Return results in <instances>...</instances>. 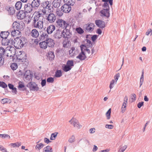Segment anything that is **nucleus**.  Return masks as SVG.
I'll return each instance as SVG.
<instances>
[{
	"instance_id": "680f3d73",
	"label": "nucleus",
	"mask_w": 152,
	"mask_h": 152,
	"mask_svg": "<svg viewBox=\"0 0 152 152\" xmlns=\"http://www.w3.org/2000/svg\"><path fill=\"white\" fill-rule=\"evenodd\" d=\"M24 85L23 83H19L18 86V88L20 90H21V88H24Z\"/></svg>"
},
{
	"instance_id": "6ab92c4d",
	"label": "nucleus",
	"mask_w": 152,
	"mask_h": 152,
	"mask_svg": "<svg viewBox=\"0 0 152 152\" xmlns=\"http://www.w3.org/2000/svg\"><path fill=\"white\" fill-rule=\"evenodd\" d=\"M6 9L8 11L10 15L14 14L15 10L14 7H10L8 6L6 7Z\"/></svg>"
},
{
	"instance_id": "69168bd1",
	"label": "nucleus",
	"mask_w": 152,
	"mask_h": 152,
	"mask_svg": "<svg viewBox=\"0 0 152 152\" xmlns=\"http://www.w3.org/2000/svg\"><path fill=\"white\" fill-rule=\"evenodd\" d=\"M144 104V102H139L137 105V107L139 108H140Z\"/></svg>"
},
{
	"instance_id": "13d9d810",
	"label": "nucleus",
	"mask_w": 152,
	"mask_h": 152,
	"mask_svg": "<svg viewBox=\"0 0 152 152\" xmlns=\"http://www.w3.org/2000/svg\"><path fill=\"white\" fill-rule=\"evenodd\" d=\"M47 81L49 83H53L54 81V78L52 77H49L47 78Z\"/></svg>"
},
{
	"instance_id": "37998d69",
	"label": "nucleus",
	"mask_w": 152,
	"mask_h": 152,
	"mask_svg": "<svg viewBox=\"0 0 152 152\" xmlns=\"http://www.w3.org/2000/svg\"><path fill=\"white\" fill-rule=\"evenodd\" d=\"M17 64L16 63L12 64L10 65V67L13 70H15L18 68Z\"/></svg>"
},
{
	"instance_id": "de8ad7c7",
	"label": "nucleus",
	"mask_w": 152,
	"mask_h": 152,
	"mask_svg": "<svg viewBox=\"0 0 152 152\" xmlns=\"http://www.w3.org/2000/svg\"><path fill=\"white\" fill-rule=\"evenodd\" d=\"M41 16V14L39 12H37L34 14V19L36 20H38L39 19V17Z\"/></svg>"
},
{
	"instance_id": "8fccbe9b",
	"label": "nucleus",
	"mask_w": 152,
	"mask_h": 152,
	"mask_svg": "<svg viewBox=\"0 0 152 152\" xmlns=\"http://www.w3.org/2000/svg\"><path fill=\"white\" fill-rule=\"evenodd\" d=\"M10 145L12 146L13 147H18L21 145V143H19L17 142L15 143H11Z\"/></svg>"
},
{
	"instance_id": "f8f14e48",
	"label": "nucleus",
	"mask_w": 152,
	"mask_h": 152,
	"mask_svg": "<svg viewBox=\"0 0 152 152\" xmlns=\"http://www.w3.org/2000/svg\"><path fill=\"white\" fill-rule=\"evenodd\" d=\"M24 11L27 13H30L31 12L34 7L31 3H27L24 5Z\"/></svg>"
},
{
	"instance_id": "2f4dec72",
	"label": "nucleus",
	"mask_w": 152,
	"mask_h": 152,
	"mask_svg": "<svg viewBox=\"0 0 152 152\" xmlns=\"http://www.w3.org/2000/svg\"><path fill=\"white\" fill-rule=\"evenodd\" d=\"M70 45V42L68 39L65 40L63 42V47L64 48H68Z\"/></svg>"
},
{
	"instance_id": "f257e3e1",
	"label": "nucleus",
	"mask_w": 152,
	"mask_h": 152,
	"mask_svg": "<svg viewBox=\"0 0 152 152\" xmlns=\"http://www.w3.org/2000/svg\"><path fill=\"white\" fill-rule=\"evenodd\" d=\"M14 40H15V44H14V46L16 48L18 49L22 48L27 41L24 37L19 38L18 36L16 37V39H14Z\"/></svg>"
},
{
	"instance_id": "e433bc0d",
	"label": "nucleus",
	"mask_w": 152,
	"mask_h": 152,
	"mask_svg": "<svg viewBox=\"0 0 152 152\" xmlns=\"http://www.w3.org/2000/svg\"><path fill=\"white\" fill-rule=\"evenodd\" d=\"M11 49L10 50V53L11 54V55L10 56V57L13 56L16 54V49L15 48L13 47L12 46Z\"/></svg>"
},
{
	"instance_id": "393cba45",
	"label": "nucleus",
	"mask_w": 152,
	"mask_h": 152,
	"mask_svg": "<svg viewBox=\"0 0 152 152\" xmlns=\"http://www.w3.org/2000/svg\"><path fill=\"white\" fill-rule=\"evenodd\" d=\"M39 45L40 47L43 49H45L48 46V44L46 41H45H45L40 42L39 43Z\"/></svg>"
},
{
	"instance_id": "9d476101",
	"label": "nucleus",
	"mask_w": 152,
	"mask_h": 152,
	"mask_svg": "<svg viewBox=\"0 0 152 152\" xmlns=\"http://www.w3.org/2000/svg\"><path fill=\"white\" fill-rule=\"evenodd\" d=\"M45 28L42 29L40 31V36L39 37V41L45 40L46 39L48 38V35L46 33Z\"/></svg>"
},
{
	"instance_id": "f03ea898",
	"label": "nucleus",
	"mask_w": 152,
	"mask_h": 152,
	"mask_svg": "<svg viewBox=\"0 0 152 152\" xmlns=\"http://www.w3.org/2000/svg\"><path fill=\"white\" fill-rule=\"evenodd\" d=\"M102 7L104 8L107 7V8L103 9L100 11V13L102 15V16L106 17L107 18L109 17V7L108 3L104 2L102 5Z\"/></svg>"
},
{
	"instance_id": "bb28decb",
	"label": "nucleus",
	"mask_w": 152,
	"mask_h": 152,
	"mask_svg": "<svg viewBox=\"0 0 152 152\" xmlns=\"http://www.w3.org/2000/svg\"><path fill=\"white\" fill-rule=\"evenodd\" d=\"M61 0H54L53 2V6L55 8L60 6Z\"/></svg>"
},
{
	"instance_id": "49530a36",
	"label": "nucleus",
	"mask_w": 152,
	"mask_h": 152,
	"mask_svg": "<svg viewBox=\"0 0 152 152\" xmlns=\"http://www.w3.org/2000/svg\"><path fill=\"white\" fill-rule=\"evenodd\" d=\"M16 16L18 19H22L24 18V15H23L21 13H20V11L18 12L17 13Z\"/></svg>"
},
{
	"instance_id": "6e6d98bb",
	"label": "nucleus",
	"mask_w": 152,
	"mask_h": 152,
	"mask_svg": "<svg viewBox=\"0 0 152 152\" xmlns=\"http://www.w3.org/2000/svg\"><path fill=\"white\" fill-rule=\"evenodd\" d=\"M75 48L74 47H72L69 50V54L70 55H73L75 53Z\"/></svg>"
},
{
	"instance_id": "f704fd0d",
	"label": "nucleus",
	"mask_w": 152,
	"mask_h": 152,
	"mask_svg": "<svg viewBox=\"0 0 152 152\" xmlns=\"http://www.w3.org/2000/svg\"><path fill=\"white\" fill-rule=\"evenodd\" d=\"M5 50L2 47H0V56L1 57H4L5 56Z\"/></svg>"
},
{
	"instance_id": "6e6552de",
	"label": "nucleus",
	"mask_w": 152,
	"mask_h": 152,
	"mask_svg": "<svg viewBox=\"0 0 152 152\" xmlns=\"http://www.w3.org/2000/svg\"><path fill=\"white\" fill-rule=\"evenodd\" d=\"M27 86L29 88L30 90L37 91L39 89L37 85L34 82H31L28 83Z\"/></svg>"
},
{
	"instance_id": "0eeeda50",
	"label": "nucleus",
	"mask_w": 152,
	"mask_h": 152,
	"mask_svg": "<svg viewBox=\"0 0 152 152\" xmlns=\"http://www.w3.org/2000/svg\"><path fill=\"white\" fill-rule=\"evenodd\" d=\"M61 34L62 37L64 39H69L70 38L72 35L71 32H70L69 30L66 28H64L62 30Z\"/></svg>"
},
{
	"instance_id": "a878e982",
	"label": "nucleus",
	"mask_w": 152,
	"mask_h": 152,
	"mask_svg": "<svg viewBox=\"0 0 152 152\" xmlns=\"http://www.w3.org/2000/svg\"><path fill=\"white\" fill-rule=\"evenodd\" d=\"M13 29L14 30H12L11 32V36L14 37L18 35L20 33V31L15 29V28H13Z\"/></svg>"
},
{
	"instance_id": "c85d7f7f",
	"label": "nucleus",
	"mask_w": 152,
	"mask_h": 152,
	"mask_svg": "<svg viewBox=\"0 0 152 152\" xmlns=\"http://www.w3.org/2000/svg\"><path fill=\"white\" fill-rule=\"evenodd\" d=\"M72 122L74 127H77L79 129L82 127V126L80 124L78 121L76 119H73Z\"/></svg>"
},
{
	"instance_id": "5701e85b",
	"label": "nucleus",
	"mask_w": 152,
	"mask_h": 152,
	"mask_svg": "<svg viewBox=\"0 0 152 152\" xmlns=\"http://www.w3.org/2000/svg\"><path fill=\"white\" fill-rule=\"evenodd\" d=\"M40 0H34L31 3L32 5L34 8L38 7L40 4Z\"/></svg>"
},
{
	"instance_id": "3c124183",
	"label": "nucleus",
	"mask_w": 152,
	"mask_h": 152,
	"mask_svg": "<svg viewBox=\"0 0 152 152\" xmlns=\"http://www.w3.org/2000/svg\"><path fill=\"white\" fill-rule=\"evenodd\" d=\"M61 10H56V14L57 15H58V16L61 17L63 15V11H61Z\"/></svg>"
},
{
	"instance_id": "a211bd4d",
	"label": "nucleus",
	"mask_w": 152,
	"mask_h": 152,
	"mask_svg": "<svg viewBox=\"0 0 152 152\" xmlns=\"http://www.w3.org/2000/svg\"><path fill=\"white\" fill-rule=\"evenodd\" d=\"M45 41H46L48 44V46L49 47H53L54 46L55 43L54 42V40L51 38L46 39Z\"/></svg>"
},
{
	"instance_id": "2eb2a0df",
	"label": "nucleus",
	"mask_w": 152,
	"mask_h": 152,
	"mask_svg": "<svg viewBox=\"0 0 152 152\" xmlns=\"http://www.w3.org/2000/svg\"><path fill=\"white\" fill-rule=\"evenodd\" d=\"M95 23L99 27L103 28L105 27V23L104 21L100 20H96Z\"/></svg>"
},
{
	"instance_id": "b1692460",
	"label": "nucleus",
	"mask_w": 152,
	"mask_h": 152,
	"mask_svg": "<svg viewBox=\"0 0 152 152\" xmlns=\"http://www.w3.org/2000/svg\"><path fill=\"white\" fill-rule=\"evenodd\" d=\"M31 36L37 38L39 35V33L38 31L36 29H33L31 32Z\"/></svg>"
},
{
	"instance_id": "338daca9",
	"label": "nucleus",
	"mask_w": 152,
	"mask_h": 152,
	"mask_svg": "<svg viewBox=\"0 0 152 152\" xmlns=\"http://www.w3.org/2000/svg\"><path fill=\"white\" fill-rule=\"evenodd\" d=\"M113 126L112 125H109V124H106L105 125V127L107 128H108L110 129H113Z\"/></svg>"
},
{
	"instance_id": "0e129e2a",
	"label": "nucleus",
	"mask_w": 152,
	"mask_h": 152,
	"mask_svg": "<svg viewBox=\"0 0 152 152\" xmlns=\"http://www.w3.org/2000/svg\"><path fill=\"white\" fill-rule=\"evenodd\" d=\"M97 36L96 34L93 35L91 37L92 40L94 42L97 38Z\"/></svg>"
},
{
	"instance_id": "603ef678",
	"label": "nucleus",
	"mask_w": 152,
	"mask_h": 152,
	"mask_svg": "<svg viewBox=\"0 0 152 152\" xmlns=\"http://www.w3.org/2000/svg\"><path fill=\"white\" fill-rule=\"evenodd\" d=\"M9 100V99L7 98H4L2 99L1 101V102L3 104H4L8 102Z\"/></svg>"
},
{
	"instance_id": "4468645a",
	"label": "nucleus",
	"mask_w": 152,
	"mask_h": 152,
	"mask_svg": "<svg viewBox=\"0 0 152 152\" xmlns=\"http://www.w3.org/2000/svg\"><path fill=\"white\" fill-rule=\"evenodd\" d=\"M71 5L67 4H64L61 7V10L65 13L69 12L71 10Z\"/></svg>"
},
{
	"instance_id": "ddd939ff",
	"label": "nucleus",
	"mask_w": 152,
	"mask_h": 152,
	"mask_svg": "<svg viewBox=\"0 0 152 152\" xmlns=\"http://www.w3.org/2000/svg\"><path fill=\"white\" fill-rule=\"evenodd\" d=\"M94 26L95 25L94 23H89L84 25V28L88 31H92L93 30Z\"/></svg>"
},
{
	"instance_id": "412c9836",
	"label": "nucleus",
	"mask_w": 152,
	"mask_h": 152,
	"mask_svg": "<svg viewBox=\"0 0 152 152\" xmlns=\"http://www.w3.org/2000/svg\"><path fill=\"white\" fill-rule=\"evenodd\" d=\"M9 32L8 31H1L0 34V36L2 39L3 38H9Z\"/></svg>"
},
{
	"instance_id": "bf43d9fd",
	"label": "nucleus",
	"mask_w": 152,
	"mask_h": 152,
	"mask_svg": "<svg viewBox=\"0 0 152 152\" xmlns=\"http://www.w3.org/2000/svg\"><path fill=\"white\" fill-rule=\"evenodd\" d=\"M32 75L31 73H30V75H26V74L25 76V78L26 80H29L30 79H31Z\"/></svg>"
},
{
	"instance_id": "09e8293b",
	"label": "nucleus",
	"mask_w": 152,
	"mask_h": 152,
	"mask_svg": "<svg viewBox=\"0 0 152 152\" xmlns=\"http://www.w3.org/2000/svg\"><path fill=\"white\" fill-rule=\"evenodd\" d=\"M126 104V103L124 102L123 104V105L121 108V112L122 113H124L126 110V104Z\"/></svg>"
},
{
	"instance_id": "4be33fe9",
	"label": "nucleus",
	"mask_w": 152,
	"mask_h": 152,
	"mask_svg": "<svg viewBox=\"0 0 152 152\" xmlns=\"http://www.w3.org/2000/svg\"><path fill=\"white\" fill-rule=\"evenodd\" d=\"M43 21L39 20L34 25V26L35 28H38L39 29H42L43 27Z\"/></svg>"
},
{
	"instance_id": "79ce46f5",
	"label": "nucleus",
	"mask_w": 152,
	"mask_h": 152,
	"mask_svg": "<svg viewBox=\"0 0 152 152\" xmlns=\"http://www.w3.org/2000/svg\"><path fill=\"white\" fill-rule=\"evenodd\" d=\"M76 31L78 34H82L84 32L83 30L80 27L76 28Z\"/></svg>"
},
{
	"instance_id": "052dcab7",
	"label": "nucleus",
	"mask_w": 152,
	"mask_h": 152,
	"mask_svg": "<svg viewBox=\"0 0 152 152\" xmlns=\"http://www.w3.org/2000/svg\"><path fill=\"white\" fill-rule=\"evenodd\" d=\"M102 1L106 3H108L109 2L110 5L111 6L113 5V0H102Z\"/></svg>"
},
{
	"instance_id": "1a4fd4ad",
	"label": "nucleus",
	"mask_w": 152,
	"mask_h": 152,
	"mask_svg": "<svg viewBox=\"0 0 152 152\" xmlns=\"http://www.w3.org/2000/svg\"><path fill=\"white\" fill-rule=\"evenodd\" d=\"M51 2L50 1H46L41 3V6L43 8H45L48 10H50V12L52 11L53 7H51Z\"/></svg>"
},
{
	"instance_id": "c9c22d12",
	"label": "nucleus",
	"mask_w": 152,
	"mask_h": 152,
	"mask_svg": "<svg viewBox=\"0 0 152 152\" xmlns=\"http://www.w3.org/2000/svg\"><path fill=\"white\" fill-rule=\"evenodd\" d=\"M8 38H3L2 39L1 43L3 45H8Z\"/></svg>"
},
{
	"instance_id": "cd10ccee",
	"label": "nucleus",
	"mask_w": 152,
	"mask_h": 152,
	"mask_svg": "<svg viewBox=\"0 0 152 152\" xmlns=\"http://www.w3.org/2000/svg\"><path fill=\"white\" fill-rule=\"evenodd\" d=\"M62 69L65 72H67L71 69L72 67L69 66L66 64H63L62 66Z\"/></svg>"
},
{
	"instance_id": "20e7f679",
	"label": "nucleus",
	"mask_w": 152,
	"mask_h": 152,
	"mask_svg": "<svg viewBox=\"0 0 152 152\" xmlns=\"http://www.w3.org/2000/svg\"><path fill=\"white\" fill-rule=\"evenodd\" d=\"M20 54L17 56V59L19 60V61L22 62H27L28 60L27 59L26 55L25 52L20 51Z\"/></svg>"
},
{
	"instance_id": "9b49d317",
	"label": "nucleus",
	"mask_w": 152,
	"mask_h": 152,
	"mask_svg": "<svg viewBox=\"0 0 152 152\" xmlns=\"http://www.w3.org/2000/svg\"><path fill=\"white\" fill-rule=\"evenodd\" d=\"M49 13H50L48 14V15H47V16H46L47 18V19L49 22L53 23L56 20V16L54 14L51 13V12Z\"/></svg>"
},
{
	"instance_id": "774afa93",
	"label": "nucleus",
	"mask_w": 152,
	"mask_h": 152,
	"mask_svg": "<svg viewBox=\"0 0 152 152\" xmlns=\"http://www.w3.org/2000/svg\"><path fill=\"white\" fill-rule=\"evenodd\" d=\"M46 84V80L45 79L42 80L41 82V84L42 87L45 86Z\"/></svg>"
},
{
	"instance_id": "423d86ee",
	"label": "nucleus",
	"mask_w": 152,
	"mask_h": 152,
	"mask_svg": "<svg viewBox=\"0 0 152 152\" xmlns=\"http://www.w3.org/2000/svg\"><path fill=\"white\" fill-rule=\"evenodd\" d=\"M56 25L64 28H67L69 26V24L61 19H58L56 22Z\"/></svg>"
},
{
	"instance_id": "ea45409f",
	"label": "nucleus",
	"mask_w": 152,
	"mask_h": 152,
	"mask_svg": "<svg viewBox=\"0 0 152 152\" xmlns=\"http://www.w3.org/2000/svg\"><path fill=\"white\" fill-rule=\"evenodd\" d=\"M58 134V133L57 132H55L52 133L50 138V140H55L57 137Z\"/></svg>"
},
{
	"instance_id": "58836bf2",
	"label": "nucleus",
	"mask_w": 152,
	"mask_h": 152,
	"mask_svg": "<svg viewBox=\"0 0 152 152\" xmlns=\"http://www.w3.org/2000/svg\"><path fill=\"white\" fill-rule=\"evenodd\" d=\"M66 64L69 66L72 67L74 66V61L73 60H68L66 63Z\"/></svg>"
},
{
	"instance_id": "a18cd8bd",
	"label": "nucleus",
	"mask_w": 152,
	"mask_h": 152,
	"mask_svg": "<svg viewBox=\"0 0 152 152\" xmlns=\"http://www.w3.org/2000/svg\"><path fill=\"white\" fill-rule=\"evenodd\" d=\"M0 87L5 88L7 87V86L4 82L0 81Z\"/></svg>"
},
{
	"instance_id": "dca6fc26",
	"label": "nucleus",
	"mask_w": 152,
	"mask_h": 152,
	"mask_svg": "<svg viewBox=\"0 0 152 152\" xmlns=\"http://www.w3.org/2000/svg\"><path fill=\"white\" fill-rule=\"evenodd\" d=\"M54 36L56 39H60L62 37L61 29L58 28L56 30Z\"/></svg>"
},
{
	"instance_id": "f3484780",
	"label": "nucleus",
	"mask_w": 152,
	"mask_h": 152,
	"mask_svg": "<svg viewBox=\"0 0 152 152\" xmlns=\"http://www.w3.org/2000/svg\"><path fill=\"white\" fill-rule=\"evenodd\" d=\"M55 26L54 25H50L48 27L45 31L48 34H51L55 30Z\"/></svg>"
},
{
	"instance_id": "c756f323",
	"label": "nucleus",
	"mask_w": 152,
	"mask_h": 152,
	"mask_svg": "<svg viewBox=\"0 0 152 152\" xmlns=\"http://www.w3.org/2000/svg\"><path fill=\"white\" fill-rule=\"evenodd\" d=\"M22 4L20 1H18L16 3L15 7V9L17 10H19L21 8Z\"/></svg>"
},
{
	"instance_id": "864d4df0",
	"label": "nucleus",
	"mask_w": 152,
	"mask_h": 152,
	"mask_svg": "<svg viewBox=\"0 0 152 152\" xmlns=\"http://www.w3.org/2000/svg\"><path fill=\"white\" fill-rule=\"evenodd\" d=\"M115 80H112L111 81L110 85L109 87L110 89H111L115 85Z\"/></svg>"
},
{
	"instance_id": "5fc2aeb1",
	"label": "nucleus",
	"mask_w": 152,
	"mask_h": 152,
	"mask_svg": "<svg viewBox=\"0 0 152 152\" xmlns=\"http://www.w3.org/2000/svg\"><path fill=\"white\" fill-rule=\"evenodd\" d=\"M42 12L44 14L46 15H48L49 13L51 12H50V10H46L45 8H43L42 10Z\"/></svg>"
},
{
	"instance_id": "4c0bfd02",
	"label": "nucleus",
	"mask_w": 152,
	"mask_h": 152,
	"mask_svg": "<svg viewBox=\"0 0 152 152\" xmlns=\"http://www.w3.org/2000/svg\"><path fill=\"white\" fill-rule=\"evenodd\" d=\"M85 40L87 42L86 43L85 45L86 46V48H87V46L88 47H92V44L90 40L87 39H86Z\"/></svg>"
},
{
	"instance_id": "7c9ffc66",
	"label": "nucleus",
	"mask_w": 152,
	"mask_h": 152,
	"mask_svg": "<svg viewBox=\"0 0 152 152\" xmlns=\"http://www.w3.org/2000/svg\"><path fill=\"white\" fill-rule=\"evenodd\" d=\"M64 1L65 4L71 6H73L75 1V0H64Z\"/></svg>"
},
{
	"instance_id": "c03bdc74",
	"label": "nucleus",
	"mask_w": 152,
	"mask_h": 152,
	"mask_svg": "<svg viewBox=\"0 0 152 152\" xmlns=\"http://www.w3.org/2000/svg\"><path fill=\"white\" fill-rule=\"evenodd\" d=\"M44 146L43 144L42 143H41L39 144H37L36 145L35 147V148L36 149H38V150H39L41 148H42Z\"/></svg>"
},
{
	"instance_id": "7ed1b4c3",
	"label": "nucleus",
	"mask_w": 152,
	"mask_h": 152,
	"mask_svg": "<svg viewBox=\"0 0 152 152\" xmlns=\"http://www.w3.org/2000/svg\"><path fill=\"white\" fill-rule=\"evenodd\" d=\"M84 48H86L85 45L82 44L80 46L81 52L76 57V58L79 59L81 61H83L85 60L87 57L86 56L85 52L84 51L83 49Z\"/></svg>"
},
{
	"instance_id": "e2e57ef3",
	"label": "nucleus",
	"mask_w": 152,
	"mask_h": 152,
	"mask_svg": "<svg viewBox=\"0 0 152 152\" xmlns=\"http://www.w3.org/2000/svg\"><path fill=\"white\" fill-rule=\"evenodd\" d=\"M2 57H0V66H2L3 65L4 62V58L2 59Z\"/></svg>"
},
{
	"instance_id": "4d7b16f0",
	"label": "nucleus",
	"mask_w": 152,
	"mask_h": 152,
	"mask_svg": "<svg viewBox=\"0 0 152 152\" xmlns=\"http://www.w3.org/2000/svg\"><path fill=\"white\" fill-rule=\"evenodd\" d=\"M75 141V137L74 135H72L71 137L69 139V142L72 143L74 142Z\"/></svg>"
},
{
	"instance_id": "473e14b6",
	"label": "nucleus",
	"mask_w": 152,
	"mask_h": 152,
	"mask_svg": "<svg viewBox=\"0 0 152 152\" xmlns=\"http://www.w3.org/2000/svg\"><path fill=\"white\" fill-rule=\"evenodd\" d=\"M16 37L15 38L12 36H11V38H10V37H9V38H8V41H9L8 42V44H10L12 45H14V44H15V40H14V39H16Z\"/></svg>"
},
{
	"instance_id": "39448f33",
	"label": "nucleus",
	"mask_w": 152,
	"mask_h": 152,
	"mask_svg": "<svg viewBox=\"0 0 152 152\" xmlns=\"http://www.w3.org/2000/svg\"><path fill=\"white\" fill-rule=\"evenodd\" d=\"M24 26V23L22 22L19 23L15 22L12 24L13 28H15L18 31H20L23 29Z\"/></svg>"
},
{
	"instance_id": "72a5a7b5",
	"label": "nucleus",
	"mask_w": 152,
	"mask_h": 152,
	"mask_svg": "<svg viewBox=\"0 0 152 152\" xmlns=\"http://www.w3.org/2000/svg\"><path fill=\"white\" fill-rule=\"evenodd\" d=\"M62 75V73L61 70H57L55 72L54 76L56 77H61Z\"/></svg>"
},
{
	"instance_id": "aec40b11",
	"label": "nucleus",
	"mask_w": 152,
	"mask_h": 152,
	"mask_svg": "<svg viewBox=\"0 0 152 152\" xmlns=\"http://www.w3.org/2000/svg\"><path fill=\"white\" fill-rule=\"evenodd\" d=\"M47 57L49 61H51L53 60L55 58L54 52L52 51L49 52Z\"/></svg>"
},
{
	"instance_id": "a19ab883",
	"label": "nucleus",
	"mask_w": 152,
	"mask_h": 152,
	"mask_svg": "<svg viewBox=\"0 0 152 152\" xmlns=\"http://www.w3.org/2000/svg\"><path fill=\"white\" fill-rule=\"evenodd\" d=\"M111 109L110 108L106 113V115L107 120L109 119L110 118Z\"/></svg>"
}]
</instances>
